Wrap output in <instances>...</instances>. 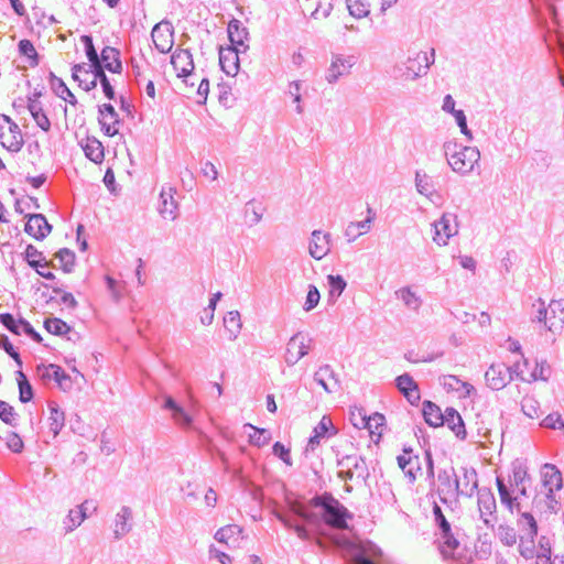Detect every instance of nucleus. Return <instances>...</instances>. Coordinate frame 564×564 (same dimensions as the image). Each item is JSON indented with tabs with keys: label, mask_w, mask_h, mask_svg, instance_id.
<instances>
[{
	"label": "nucleus",
	"mask_w": 564,
	"mask_h": 564,
	"mask_svg": "<svg viewBox=\"0 0 564 564\" xmlns=\"http://www.w3.org/2000/svg\"><path fill=\"white\" fill-rule=\"evenodd\" d=\"M310 345L305 343V337L301 332L294 334L286 344L284 360L292 367L310 351Z\"/></svg>",
	"instance_id": "nucleus-11"
},
{
	"label": "nucleus",
	"mask_w": 564,
	"mask_h": 564,
	"mask_svg": "<svg viewBox=\"0 0 564 564\" xmlns=\"http://www.w3.org/2000/svg\"><path fill=\"white\" fill-rule=\"evenodd\" d=\"M106 70L107 68H102L100 64L90 67V73L94 75L96 82L100 83L105 97L109 100H113L116 99V91L108 76L106 75Z\"/></svg>",
	"instance_id": "nucleus-37"
},
{
	"label": "nucleus",
	"mask_w": 564,
	"mask_h": 564,
	"mask_svg": "<svg viewBox=\"0 0 564 564\" xmlns=\"http://www.w3.org/2000/svg\"><path fill=\"white\" fill-rule=\"evenodd\" d=\"M98 112L100 116L107 115L112 119V123H107L104 119L98 118V121L101 126L102 132L107 137H115L119 130L116 128L117 124L121 123V120L119 119V116L117 111L115 110V107L111 104H102L98 106Z\"/></svg>",
	"instance_id": "nucleus-26"
},
{
	"label": "nucleus",
	"mask_w": 564,
	"mask_h": 564,
	"mask_svg": "<svg viewBox=\"0 0 564 564\" xmlns=\"http://www.w3.org/2000/svg\"><path fill=\"white\" fill-rule=\"evenodd\" d=\"M308 503L322 510L321 519L327 527L337 530L348 529V520H351L354 514L332 492L317 494Z\"/></svg>",
	"instance_id": "nucleus-1"
},
{
	"label": "nucleus",
	"mask_w": 564,
	"mask_h": 564,
	"mask_svg": "<svg viewBox=\"0 0 564 564\" xmlns=\"http://www.w3.org/2000/svg\"><path fill=\"white\" fill-rule=\"evenodd\" d=\"M86 519V514L80 509H70L68 514L65 517L63 524L65 533H69L78 528L82 522Z\"/></svg>",
	"instance_id": "nucleus-50"
},
{
	"label": "nucleus",
	"mask_w": 564,
	"mask_h": 564,
	"mask_svg": "<svg viewBox=\"0 0 564 564\" xmlns=\"http://www.w3.org/2000/svg\"><path fill=\"white\" fill-rule=\"evenodd\" d=\"M173 193H175V191L172 187L169 188V192H166L163 188L160 194V205H159L160 215L163 218H170L172 220L176 219L177 207H178Z\"/></svg>",
	"instance_id": "nucleus-28"
},
{
	"label": "nucleus",
	"mask_w": 564,
	"mask_h": 564,
	"mask_svg": "<svg viewBox=\"0 0 564 564\" xmlns=\"http://www.w3.org/2000/svg\"><path fill=\"white\" fill-rule=\"evenodd\" d=\"M527 480H530L527 468L521 463H514L512 465V476L509 487L511 489L513 487V490H516L520 497H528V489L525 487Z\"/></svg>",
	"instance_id": "nucleus-25"
},
{
	"label": "nucleus",
	"mask_w": 564,
	"mask_h": 564,
	"mask_svg": "<svg viewBox=\"0 0 564 564\" xmlns=\"http://www.w3.org/2000/svg\"><path fill=\"white\" fill-rule=\"evenodd\" d=\"M495 535L505 546H513L518 541V534L513 527L501 523L492 530Z\"/></svg>",
	"instance_id": "nucleus-41"
},
{
	"label": "nucleus",
	"mask_w": 564,
	"mask_h": 564,
	"mask_svg": "<svg viewBox=\"0 0 564 564\" xmlns=\"http://www.w3.org/2000/svg\"><path fill=\"white\" fill-rule=\"evenodd\" d=\"M535 539L536 538H529L528 535H520L519 536V546H518V550H519V553L522 557H524L525 560H531L533 558L534 556H536V552H535Z\"/></svg>",
	"instance_id": "nucleus-53"
},
{
	"label": "nucleus",
	"mask_w": 564,
	"mask_h": 564,
	"mask_svg": "<svg viewBox=\"0 0 564 564\" xmlns=\"http://www.w3.org/2000/svg\"><path fill=\"white\" fill-rule=\"evenodd\" d=\"M47 405L50 410V431L56 437L65 425V414L55 401H50Z\"/></svg>",
	"instance_id": "nucleus-39"
},
{
	"label": "nucleus",
	"mask_w": 564,
	"mask_h": 564,
	"mask_svg": "<svg viewBox=\"0 0 564 564\" xmlns=\"http://www.w3.org/2000/svg\"><path fill=\"white\" fill-rule=\"evenodd\" d=\"M85 156L96 164L102 163L105 159V149L102 143L96 137H87L80 142Z\"/></svg>",
	"instance_id": "nucleus-27"
},
{
	"label": "nucleus",
	"mask_w": 564,
	"mask_h": 564,
	"mask_svg": "<svg viewBox=\"0 0 564 564\" xmlns=\"http://www.w3.org/2000/svg\"><path fill=\"white\" fill-rule=\"evenodd\" d=\"M433 227L434 242L438 246H446L449 238L458 232L457 215L444 213L438 220L434 221Z\"/></svg>",
	"instance_id": "nucleus-7"
},
{
	"label": "nucleus",
	"mask_w": 564,
	"mask_h": 564,
	"mask_svg": "<svg viewBox=\"0 0 564 564\" xmlns=\"http://www.w3.org/2000/svg\"><path fill=\"white\" fill-rule=\"evenodd\" d=\"M22 258L33 270L42 268H56L52 261L46 260L42 251L37 250V248L31 243L26 246L24 252L22 253Z\"/></svg>",
	"instance_id": "nucleus-24"
},
{
	"label": "nucleus",
	"mask_w": 564,
	"mask_h": 564,
	"mask_svg": "<svg viewBox=\"0 0 564 564\" xmlns=\"http://www.w3.org/2000/svg\"><path fill=\"white\" fill-rule=\"evenodd\" d=\"M437 480L440 482L437 494L443 503H447L446 496H460V480L457 477L454 467L441 469L437 474Z\"/></svg>",
	"instance_id": "nucleus-6"
},
{
	"label": "nucleus",
	"mask_w": 564,
	"mask_h": 564,
	"mask_svg": "<svg viewBox=\"0 0 564 564\" xmlns=\"http://www.w3.org/2000/svg\"><path fill=\"white\" fill-rule=\"evenodd\" d=\"M240 50L236 46H228L226 48H219V65L220 68L228 76H236L240 62H239Z\"/></svg>",
	"instance_id": "nucleus-15"
},
{
	"label": "nucleus",
	"mask_w": 564,
	"mask_h": 564,
	"mask_svg": "<svg viewBox=\"0 0 564 564\" xmlns=\"http://www.w3.org/2000/svg\"><path fill=\"white\" fill-rule=\"evenodd\" d=\"M447 425L455 436L462 441L466 440L467 431L465 423L458 411L452 406L446 408L444 412V425Z\"/></svg>",
	"instance_id": "nucleus-23"
},
{
	"label": "nucleus",
	"mask_w": 564,
	"mask_h": 564,
	"mask_svg": "<svg viewBox=\"0 0 564 564\" xmlns=\"http://www.w3.org/2000/svg\"><path fill=\"white\" fill-rule=\"evenodd\" d=\"M422 414L424 421L433 427L444 425V413L441 408L430 400H425L422 406Z\"/></svg>",
	"instance_id": "nucleus-35"
},
{
	"label": "nucleus",
	"mask_w": 564,
	"mask_h": 564,
	"mask_svg": "<svg viewBox=\"0 0 564 564\" xmlns=\"http://www.w3.org/2000/svg\"><path fill=\"white\" fill-rule=\"evenodd\" d=\"M367 218L362 221H351L346 230L345 236L347 237L348 241L351 242L356 240L360 235L366 234L370 230V224L375 219V212L371 207L368 206L367 208Z\"/></svg>",
	"instance_id": "nucleus-31"
},
{
	"label": "nucleus",
	"mask_w": 564,
	"mask_h": 564,
	"mask_svg": "<svg viewBox=\"0 0 564 564\" xmlns=\"http://www.w3.org/2000/svg\"><path fill=\"white\" fill-rule=\"evenodd\" d=\"M341 544L352 552L354 564H377L376 558L382 555L381 550L370 541L357 545L345 539Z\"/></svg>",
	"instance_id": "nucleus-8"
},
{
	"label": "nucleus",
	"mask_w": 564,
	"mask_h": 564,
	"mask_svg": "<svg viewBox=\"0 0 564 564\" xmlns=\"http://www.w3.org/2000/svg\"><path fill=\"white\" fill-rule=\"evenodd\" d=\"M338 430L334 426L329 416L324 415L318 424L314 427L313 433H316L322 438L332 437L336 435Z\"/></svg>",
	"instance_id": "nucleus-56"
},
{
	"label": "nucleus",
	"mask_w": 564,
	"mask_h": 564,
	"mask_svg": "<svg viewBox=\"0 0 564 564\" xmlns=\"http://www.w3.org/2000/svg\"><path fill=\"white\" fill-rule=\"evenodd\" d=\"M437 534L441 542L440 551L443 554V556H453L457 549L459 547L460 543L456 534L453 532L452 525L448 527V531L440 530Z\"/></svg>",
	"instance_id": "nucleus-32"
},
{
	"label": "nucleus",
	"mask_w": 564,
	"mask_h": 564,
	"mask_svg": "<svg viewBox=\"0 0 564 564\" xmlns=\"http://www.w3.org/2000/svg\"><path fill=\"white\" fill-rule=\"evenodd\" d=\"M444 387L449 391H459L460 388L466 389L467 393L470 389H473V386L462 381L456 376L448 375L444 377Z\"/></svg>",
	"instance_id": "nucleus-60"
},
{
	"label": "nucleus",
	"mask_w": 564,
	"mask_h": 564,
	"mask_svg": "<svg viewBox=\"0 0 564 564\" xmlns=\"http://www.w3.org/2000/svg\"><path fill=\"white\" fill-rule=\"evenodd\" d=\"M547 310L550 316L547 329L553 333L562 329L564 325V299L551 301Z\"/></svg>",
	"instance_id": "nucleus-29"
},
{
	"label": "nucleus",
	"mask_w": 564,
	"mask_h": 564,
	"mask_svg": "<svg viewBox=\"0 0 564 564\" xmlns=\"http://www.w3.org/2000/svg\"><path fill=\"white\" fill-rule=\"evenodd\" d=\"M80 42L84 45L85 54L90 63V67L100 64L99 54L94 45L93 36L90 34H84L80 36Z\"/></svg>",
	"instance_id": "nucleus-52"
},
{
	"label": "nucleus",
	"mask_w": 564,
	"mask_h": 564,
	"mask_svg": "<svg viewBox=\"0 0 564 564\" xmlns=\"http://www.w3.org/2000/svg\"><path fill=\"white\" fill-rule=\"evenodd\" d=\"M43 326L46 332L55 336H64L72 333V327L58 317L46 318Z\"/></svg>",
	"instance_id": "nucleus-43"
},
{
	"label": "nucleus",
	"mask_w": 564,
	"mask_h": 564,
	"mask_svg": "<svg viewBox=\"0 0 564 564\" xmlns=\"http://www.w3.org/2000/svg\"><path fill=\"white\" fill-rule=\"evenodd\" d=\"M245 429L253 431V433L249 434V443L253 446L262 447L271 440V433L267 429L257 427L250 423L245 424Z\"/></svg>",
	"instance_id": "nucleus-46"
},
{
	"label": "nucleus",
	"mask_w": 564,
	"mask_h": 564,
	"mask_svg": "<svg viewBox=\"0 0 564 564\" xmlns=\"http://www.w3.org/2000/svg\"><path fill=\"white\" fill-rule=\"evenodd\" d=\"M355 65V57L347 56L344 57L341 55H334L332 59V64L327 69L326 80L329 84L336 83L339 77L349 74L350 68Z\"/></svg>",
	"instance_id": "nucleus-16"
},
{
	"label": "nucleus",
	"mask_w": 564,
	"mask_h": 564,
	"mask_svg": "<svg viewBox=\"0 0 564 564\" xmlns=\"http://www.w3.org/2000/svg\"><path fill=\"white\" fill-rule=\"evenodd\" d=\"M48 83L52 91L61 99L65 100L72 106L77 105V99L70 89L66 86L65 82L57 77L52 70L48 73Z\"/></svg>",
	"instance_id": "nucleus-30"
},
{
	"label": "nucleus",
	"mask_w": 564,
	"mask_h": 564,
	"mask_svg": "<svg viewBox=\"0 0 564 564\" xmlns=\"http://www.w3.org/2000/svg\"><path fill=\"white\" fill-rule=\"evenodd\" d=\"M20 318H15L11 313L0 314V324L13 335H21Z\"/></svg>",
	"instance_id": "nucleus-58"
},
{
	"label": "nucleus",
	"mask_w": 564,
	"mask_h": 564,
	"mask_svg": "<svg viewBox=\"0 0 564 564\" xmlns=\"http://www.w3.org/2000/svg\"><path fill=\"white\" fill-rule=\"evenodd\" d=\"M17 382L19 388V400L28 403L34 398L33 388L22 370L17 371Z\"/></svg>",
	"instance_id": "nucleus-44"
},
{
	"label": "nucleus",
	"mask_w": 564,
	"mask_h": 564,
	"mask_svg": "<svg viewBox=\"0 0 564 564\" xmlns=\"http://www.w3.org/2000/svg\"><path fill=\"white\" fill-rule=\"evenodd\" d=\"M291 510L294 516L299 517L303 521L307 523H317L318 518L317 514L311 511H307L302 505L293 503L291 506Z\"/></svg>",
	"instance_id": "nucleus-62"
},
{
	"label": "nucleus",
	"mask_w": 564,
	"mask_h": 564,
	"mask_svg": "<svg viewBox=\"0 0 564 564\" xmlns=\"http://www.w3.org/2000/svg\"><path fill=\"white\" fill-rule=\"evenodd\" d=\"M550 375V368L546 365L545 361L542 362H535L534 369L532 370L530 378L527 379L520 375L521 380L523 381H536V380H543L546 381Z\"/></svg>",
	"instance_id": "nucleus-59"
},
{
	"label": "nucleus",
	"mask_w": 564,
	"mask_h": 564,
	"mask_svg": "<svg viewBox=\"0 0 564 564\" xmlns=\"http://www.w3.org/2000/svg\"><path fill=\"white\" fill-rule=\"evenodd\" d=\"M541 477L543 486L549 488L546 498L553 499L554 491L563 487L562 473L555 465L546 463L542 466Z\"/></svg>",
	"instance_id": "nucleus-14"
},
{
	"label": "nucleus",
	"mask_w": 564,
	"mask_h": 564,
	"mask_svg": "<svg viewBox=\"0 0 564 564\" xmlns=\"http://www.w3.org/2000/svg\"><path fill=\"white\" fill-rule=\"evenodd\" d=\"M463 488H460V496L473 497L474 492L478 490V475L474 467H462Z\"/></svg>",
	"instance_id": "nucleus-36"
},
{
	"label": "nucleus",
	"mask_w": 564,
	"mask_h": 564,
	"mask_svg": "<svg viewBox=\"0 0 564 564\" xmlns=\"http://www.w3.org/2000/svg\"><path fill=\"white\" fill-rule=\"evenodd\" d=\"M541 425L546 429L562 430L564 429V421L558 413L553 412L543 419Z\"/></svg>",
	"instance_id": "nucleus-64"
},
{
	"label": "nucleus",
	"mask_w": 564,
	"mask_h": 564,
	"mask_svg": "<svg viewBox=\"0 0 564 564\" xmlns=\"http://www.w3.org/2000/svg\"><path fill=\"white\" fill-rule=\"evenodd\" d=\"M336 466L339 468H348L349 470L355 471L356 479L360 480L365 485H368L370 471L364 456L356 454H347L341 456L337 455Z\"/></svg>",
	"instance_id": "nucleus-9"
},
{
	"label": "nucleus",
	"mask_w": 564,
	"mask_h": 564,
	"mask_svg": "<svg viewBox=\"0 0 564 564\" xmlns=\"http://www.w3.org/2000/svg\"><path fill=\"white\" fill-rule=\"evenodd\" d=\"M55 258L59 262V268L64 273H70L75 267V252L68 248H62L55 253Z\"/></svg>",
	"instance_id": "nucleus-48"
},
{
	"label": "nucleus",
	"mask_w": 564,
	"mask_h": 564,
	"mask_svg": "<svg viewBox=\"0 0 564 564\" xmlns=\"http://www.w3.org/2000/svg\"><path fill=\"white\" fill-rule=\"evenodd\" d=\"M278 520L289 530H293L296 535L303 540V541H312L313 536L312 533L308 531V529L299 523L295 519L288 514L278 513L276 514Z\"/></svg>",
	"instance_id": "nucleus-38"
},
{
	"label": "nucleus",
	"mask_w": 564,
	"mask_h": 564,
	"mask_svg": "<svg viewBox=\"0 0 564 564\" xmlns=\"http://www.w3.org/2000/svg\"><path fill=\"white\" fill-rule=\"evenodd\" d=\"M227 33L232 46H243V52L248 48L246 41L249 40V32L240 20L231 19L227 26Z\"/></svg>",
	"instance_id": "nucleus-22"
},
{
	"label": "nucleus",
	"mask_w": 564,
	"mask_h": 564,
	"mask_svg": "<svg viewBox=\"0 0 564 564\" xmlns=\"http://www.w3.org/2000/svg\"><path fill=\"white\" fill-rule=\"evenodd\" d=\"M444 153L454 172L468 174L474 170L480 159V152L476 147H464L456 142H445Z\"/></svg>",
	"instance_id": "nucleus-2"
},
{
	"label": "nucleus",
	"mask_w": 564,
	"mask_h": 564,
	"mask_svg": "<svg viewBox=\"0 0 564 564\" xmlns=\"http://www.w3.org/2000/svg\"><path fill=\"white\" fill-rule=\"evenodd\" d=\"M369 415L362 409H356V411L350 412V422L357 429H367L370 434H375L372 431L371 420L368 419Z\"/></svg>",
	"instance_id": "nucleus-55"
},
{
	"label": "nucleus",
	"mask_w": 564,
	"mask_h": 564,
	"mask_svg": "<svg viewBox=\"0 0 564 564\" xmlns=\"http://www.w3.org/2000/svg\"><path fill=\"white\" fill-rule=\"evenodd\" d=\"M18 413L14 408L10 405L8 402L0 400V420L12 427L18 426Z\"/></svg>",
	"instance_id": "nucleus-54"
},
{
	"label": "nucleus",
	"mask_w": 564,
	"mask_h": 564,
	"mask_svg": "<svg viewBox=\"0 0 564 564\" xmlns=\"http://www.w3.org/2000/svg\"><path fill=\"white\" fill-rule=\"evenodd\" d=\"M319 300H321V294H319L318 289L315 285L310 284L306 300H305V303L303 306L304 311L310 312L313 308H315L317 306V304L319 303Z\"/></svg>",
	"instance_id": "nucleus-63"
},
{
	"label": "nucleus",
	"mask_w": 564,
	"mask_h": 564,
	"mask_svg": "<svg viewBox=\"0 0 564 564\" xmlns=\"http://www.w3.org/2000/svg\"><path fill=\"white\" fill-rule=\"evenodd\" d=\"M18 51L29 59L31 67H36L40 64V55L30 40L23 39L19 41Z\"/></svg>",
	"instance_id": "nucleus-47"
},
{
	"label": "nucleus",
	"mask_w": 564,
	"mask_h": 564,
	"mask_svg": "<svg viewBox=\"0 0 564 564\" xmlns=\"http://www.w3.org/2000/svg\"><path fill=\"white\" fill-rule=\"evenodd\" d=\"M99 58L102 68H107L108 72L113 74L122 73L121 53L118 48L105 46L100 52Z\"/></svg>",
	"instance_id": "nucleus-20"
},
{
	"label": "nucleus",
	"mask_w": 564,
	"mask_h": 564,
	"mask_svg": "<svg viewBox=\"0 0 564 564\" xmlns=\"http://www.w3.org/2000/svg\"><path fill=\"white\" fill-rule=\"evenodd\" d=\"M477 506L484 524L494 530L497 521V501L490 488L481 487L477 490Z\"/></svg>",
	"instance_id": "nucleus-4"
},
{
	"label": "nucleus",
	"mask_w": 564,
	"mask_h": 564,
	"mask_svg": "<svg viewBox=\"0 0 564 564\" xmlns=\"http://www.w3.org/2000/svg\"><path fill=\"white\" fill-rule=\"evenodd\" d=\"M435 61V50L432 48L430 55L426 52H419L413 57H408L404 63L402 76L406 79L415 80L426 75L429 68Z\"/></svg>",
	"instance_id": "nucleus-5"
},
{
	"label": "nucleus",
	"mask_w": 564,
	"mask_h": 564,
	"mask_svg": "<svg viewBox=\"0 0 564 564\" xmlns=\"http://www.w3.org/2000/svg\"><path fill=\"white\" fill-rule=\"evenodd\" d=\"M52 229L53 226L43 214L29 215L24 227V231L39 241L44 240L51 234Z\"/></svg>",
	"instance_id": "nucleus-13"
},
{
	"label": "nucleus",
	"mask_w": 564,
	"mask_h": 564,
	"mask_svg": "<svg viewBox=\"0 0 564 564\" xmlns=\"http://www.w3.org/2000/svg\"><path fill=\"white\" fill-rule=\"evenodd\" d=\"M397 462L401 470L404 473L409 482L413 484L416 480V474L421 470V463L417 455L405 456L399 455Z\"/></svg>",
	"instance_id": "nucleus-33"
},
{
	"label": "nucleus",
	"mask_w": 564,
	"mask_h": 564,
	"mask_svg": "<svg viewBox=\"0 0 564 564\" xmlns=\"http://www.w3.org/2000/svg\"><path fill=\"white\" fill-rule=\"evenodd\" d=\"M174 28L169 21H161L156 23L151 32V37L155 48L160 53H169L173 47Z\"/></svg>",
	"instance_id": "nucleus-10"
},
{
	"label": "nucleus",
	"mask_w": 564,
	"mask_h": 564,
	"mask_svg": "<svg viewBox=\"0 0 564 564\" xmlns=\"http://www.w3.org/2000/svg\"><path fill=\"white\" fill-rule=\"evenodd\" d=\"M395 294L403 301L404 305L411 310L417 311L422 304L421 299L413 293L409 286L401 288Z\"/></svg>",
	"instance_id": "nucleus-51"
},
{
	"label": "nucleus",
	"mask_w": 564,
	"mask_h": 564,
	"mask_svg": "<svg viewBox=\"0 0 564 564\" xmlns=\"http://www.w3.org/2000/svg\"><path fill=\"white\" fill-rule=\"evenodd\" d=\"M496 485L501 505L505 506L511 513L514 511L520 512L522 509L520 496L518 494L514 495V490L511 489L500 476L496 477Z\"/></svg>",
	"instance_id": "nucleus-17"
},
{
	"label": "nucleus",
	"mask_w": 564,
	"mask_h": 564,
	"mask_svg": "<svg viewBox=\"0 0 564 564\" xmlns=\"http://www.w3.org/2000/svg\"><path fill=\"white\" fill-rule=\"evenodd\" d=\"M132 509L128 506H122L115 518L113 538L116 540L122 539L132 530Z\"/></svg>",
	"instance_id": "nucleus-21"
},
{
	"label": "nucleus",
	"mask_w": 564,
	"mask_h": 564,
	"mask_svg": "<svg viewBox=\"0 0 564 564\" xmlns=\"http://www.w3.org/2000/svg\"><path fill=\"white\" fill-rule=\"evenodd\" d=\"M415 187L421 195L426 197H432L435 193V186L432 177L420 170L415 172Z\"/></svg>",
	"instance_id": "nucleus-42"
},
{
	"label": "nucleus",
	"mask_w": 564,
	"mask_h": 564,
	"mask_svg": "<svg viewBox=\"0 0 564 564\" xmlns=\"http://www.w3.org/2000/svg\"><path fill=\"white\" fill-rule=\"evenodd\" d=\"M241 532V529L236 525H226L220 529H218L215 533V540H217L220 543H227V541L234 536L235 534H238Z\"/></svg>",
	"instance_id": "nucleus-61"
},
{
	"label": "nucleus",
	"mask_w": 564,
	"mask_h": 564,
	"mask_svg": "<svg viewBox=\"0 0 564 564\" xmlns=\"http://www.w3.org/2000/svg\"><path fill=\"white\" fill-rule=\"evenodd\" d=\"M327 281H328V285H329V294H328L329 300L336 301L345 291L347 283L345 281V279L339 274H337V275L329 274L327 276Z\"/></svg>",
	"instance_id": "nucleus-49"
},
{
	"label": "nucleus",
	"mask_w": 564,
	"mask_h": 564,
	"mask_svg": "<svg viewBox=\"0 0 564 564\" xmlns=\"http://www.w3.org/2000/svg\"><path fill=\"white\" fill-rule=\"evenodd\" d=\"M314 381L327 393H332L339 388L338 377L329 365H323L318 368L314 373Z\"/></svg>",
	"instance_id": "nucleus-19"
},
{
	"label": "nucleus",
	"mask_w": 564,
	"mask_h": 564,
	"mask_svg": "<svg viewBox=\"0 0 564 564\" xmlns=\"http://www.w3.org/2000/svg\"><path fill=\"white\" fill-rule=\"evenodd\" d=\"M513 372L520 377V373H522L520 362H516L512 367H508L502 362L492 364L485 372L486 384L491 390L499 391L513 379Z\"/></svg>",
	"instance_id": "nucleus-3"
},
{
	"label": "nucleus",
	"mask_w": 564,
	"mask_h": 564,
	"mask_svg": "<svg viewBox=\"0 0 564 564\" xmlns=\"http://www.w3.org/2000/svg\"><path fill=\"white\" fill-rule=\"evenodd\" d=\"M171 64L177 72L178 77L184 78V83L187 84V77L194 72L193 55L189 50L177 48L171 56Z\"/></svg>",
	"instance_id": "nucleus-12"
},
{
	"label": "nucleus",
	"mask_w": 564,
	"mask_h": 564,
	"mask_svg": "<svg viewBox=\"0 0 564 564\" xmlns=\"http://www.w3.org/2000/svg\"><path fill=\"white\" fill-rule=\"evenodd\" d=\"M224 326L230 340L236 339L241 329L240 314L238 311L228 312L224 317Z\"/></svg>",
	"instance_id": "nucleus-45"
},
{
	"label": "nucleus",
	"mask_w": 564,
	"mask_h": 564,
	"mask_svg": "<svg viewBox=\"0 0 564 564\" xmlns=\"http://www.w3.org/2000/svg\"><path fill=\"white\" fill-rule=\"evenodd\" d=\"M519 519L517 521L518 527L522 530L524 535L536 538L539 532V525L531 512L520 510Z\"/></svg>",
	"instance_id": "nucleus-40"
},
{
	"label": "nucleus",
	"mask_w": 564,
	"mask_h": 564,
	"mask_svg": "<svg viewBox=\"0 0 564 564\" xmlns=\"http://www.w3.org/2000/svg\"><path fill=\"white\" fill-rule=\"evenodd\" d=\"M1 119L9 124V131L12 134L10 143L7 145L2 142V147L13 153L20 152L24 144L20 127L7 115H1Z\"/></svg>",
	"instance_id": "nucleus-34"
},
{
	"label": "nucleus",
	"mask_w": 564,
	"mask_h": 564,
	"mask_svg": "<svg viewBox=\"0 0 564 564\" xmlns=\"http://www.w3.org/2000/svg\"><path fill=\"white\" fill-rule=\"evenodd\" d=\"M329 234H323L321 230H314L310 240L308 251L312 258L323 259L330 250Z\"/></svg>",
	"instance_id": "nucleus-18"
},
{
	"label": "nucleus",
	"mask_w": 564,
	"mask_h": 564,
	"mask_svg": "<svg viewBox=\"0 0 564 564\" xmlns=\"http://www.w3.org/2000/svg\"><path fill=\"white\" fill-rule=\"evenodd\" d=\"M346 2L349 13L357 19L365 18L370 12L368 0H346Z\"/></svg>",
	"instance_id": "nucleus-57"
}]
</instances>
